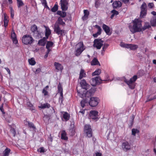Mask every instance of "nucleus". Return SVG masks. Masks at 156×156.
<instances>
[{
	"mask_svg": "<svg viewBox=\"0 0 156 156\" xmlns=\"http://www.w3.org/2000/svg\"><path fill=\"white\" fill-rule=\"evenodd\" d=\"M142 21L138 19L135 20L133 21V26H129L130 31L133 34L137 32L143 31L151 27V26L149 23L146 22L143 27H142Z\"/></svg>",
	"mask_w": 156,
	"mask_h": 156,
	"instance_id": "obj_1",
	"label": "nucleus"
},
{
	"mask_svg": "<svg viewBox=\"0 0 156 156\" xmlns=\"http://www.w3.org/2000/svg\"><path fill=\"white\" fill-rule=\"evenodd\" d=\"M77 92L78 94V95L81 98H83L84 97L86 98L85 99H83L80 102L82 108H84L85 105V104L88 102V101L87 100V98H89L90 97L91 95H90L89 93H88V91L86 92L85 93H82L79 90H77Z\"/></svg>",
	"mask_w": 156,
	"mask_h": 156,
	"instance_id": "obj_2",
	"label": "nucleus"
},
{
	"mask_svg": "<svg viewBox=\"0 0 156 156\" xmlns=\"http://www.w3.org/2000/svg\"><path fill=\"white\" fill-rule=\"evenodd\" d=\"M86 48L83 42L80 41L76 44L74 54L76 56H79Z\"/></svg>",
	"mask_w": 156,
	"mask_h": 156,
	"instance_id": "obj_3",
	"label": "nucleus"
},
{
	"mask_svg": "<svg viewBox=\"0 0 156 156\" xmlns=\"http://www.w3.org/2000/svg\"><path fill=\"white\" fill-rule=\"evenodd\" d=\"M137 79V76L134 75L130 78L129 80H128L126 79H125L124 82L128 85L130 88L131 89H133L135 87L134 82Z\"/></svg>",
	"mask_w": 156,
	"mask_h": 156,
	"instance_id": "obj_4",
	"label": "nucleus"
},
{
	"mask_svg": "<svg viewBox=\"0 0 156 156\" xmlns=\"http://www.w3.org/2000/svg\"><path fill=\"white\" fill-rule=\"evenodd\" d=\"M34 41L33 37L29 35H24L22 38V42L26 45L30 44L33 42Z\"/></svg>",
	"mask_w": 156,
	"mask_h": 156,
	"instance_id": "obj_5",
	"label": "nucleus"
},
{
	"mask_svg": "<svg viewBox=\"0 0 156 156\" xmlns=\"http://www.w3.org/2000/svg\"><path fill=\"white\" fill-rule=\"evenodd\" d=\"M108 80H102L99 76H97L92 78L90 82L92 86H95L98 84H100L102 83L103 81H107Z\"/></svg>",
	"mask_w": 156,
	"mask_h": 156,
	"instance_id": "obj_6",
	"label": "nucleus"
},
{
	"mask_svg": "<svg viewBox=\"0 0 156 156\" xmlns=\"http://www.w3.org/2000/svg\"><path fill=\"white\" fill-rule=\"evenodd\" d=\"M99 99L96 97H92L90 98V101L88 102L89 105L92 107L96 106L98 104Z\"/></svg>",
	"mask_w": 156,
	"mask_h": 156,
	"instance_id": "obj_7",
	"label": "nucleus"
},
{
	"mask_svg": "<svg viewBox=\"0 0 156 156\" xmlns=\"http://www.w3.org/2000/svg\"><path fill=\"white\" fill-rule=\"evenodd\" d=\"M103 42L101 39H95L94 41L93 46L97 49H99L103 45Z\"/></svg>",
	"mask_w": 156,
	"mask_h": 156,
	"instance_id": "obj_8",
	"label": "nucleus"
},
{
	"mask_svg": "<svg viewBox=\"0 0 156 156\" xmlns=\"http://www.w3.org/2000/svg\"><path fill=\"white\" fill-rule=\"evenodd\" d=\"M147 5L146 3L144 2L140 7L141 12H140V18H143L147 14Z\"/></svg>",
	"mask_w": 156,
	"mask_h": 156,
	"instance_id": "obj_9",
	"label": "nucleus"
},
{
	"mask_svg": "<svg viewBox=\"0 0 156 156\" xmlns=\"http://www.w3.org/2000/svg\"><path fill=\"white\" fill-rule=\"evenodd\" d=\"M54 31L58 35L63 36L65 34L64 30H61L60 28L57 23H55L54 25Z\"/></svg>",
	"mask_w": 156,
	"mask_h": 156,
	"instance_id": "obj_10",
	"label": "nucleus"
},
{
	"mask_svg": "<svg viewBox=\"0 0 156 156\" xmlns=\"http://www.w3.org/2000/svg\"><path fill=\"white\" fill-rule=\"evenodd\" d=\"M60 4L61 9L63 11L67 10L68 9L67 0H61Z\"/></svg>",
	"mask_w": 156,
	"mask_h": 156,
	"instance_id": "obj_11",
	"label": "nucleus"
},
{
	"mask_svg": "<svg viewBox=\"0 0 156 156\" xmlns=\"http://www.w3.org/2000/svg\"><path fill=\"white\" fill-rule=\"evenodd\" d=\"M31 30L34 33V35L35 37H41V34L38 31L37 27L36 25H34L32 26Z\"/></svg>",
	"mask_w": 156,
	"mask_h": 156,
	"instance_id": "obj_12",
	"label": "nucleus"
},
{
	"mask_svg": "<svg viewBox=\"0 0 156 156\" xmlns=\"http://www.w3.org/2000/svg\"><path fill=\"white\" fill-rule=\"evenodd\" d=\"M122 147L123 150L125 151H127L130 150L131 149L130 144L127 141L122 143Z\"/></svg>",
	"mask_w": 156,
	"mask_h": 156,
	"instance_id": "obj_13",
	"label": "nucleus"
},
{
	"mask_svg": "<svg viewBox=\"0 0 156 156\" xmlns=\"http://www.w3.org/2000/svg\"><path fill=\"white\" fill-rule=\"evenodd\" d=\"M74 122L72 121L70 125V129L69 130V134L71 136H73L75 134V131L74 128Z\"/></svg>",
	"mask_w": 156,
	"mask_h": 156,
	"instance_id": "obj_14",
	"label": "nucleus"
},
{
	"mask_svg": "<svg viewBox=\"0 0 156 156\" xmlns=\"http://www.w3.org/2000/svg\"><path fill=\"white\" fill-rule=\"evenodd\" d=\"M80 84L82 88L87 90L88 89L87 87L89 86L87 83L86 80L83 79L81 80L80 82Z\"/></svg>",
	"mask_w": 156,
	"mask_h": 156,
	"instance_id": "obj_15",
	"label": "nucleus"
},
{
	"mask_svg": "<svg viewBox=\"0 0 156 156\" xmlns=\"http://www.w3.org/2000/svg\"><path fill=\"white\" fill-rule=\"evenodd\" d=\"M112 6L114 9L120 7L122 6V3L121 2L118 1H114L112 4Z\"/></svg>",
	"mask_w": 156,
	"mask_h": 156,
	"instance_id": "obj_16",
	"label": "nucleus"
},
{
	"mask_svg": "<svg viewBox=\"0 0 156 156\" xmlns=\"http://www.w3.org/2000/svg\"><path fill=\"white\" fill-rule=\"evenodd\" d=\"M102 27L103 29L107 35H109L111 34V33L110 32V28L108 26L105 24H103L102 25Z\"/></svg>",
	"mask_w": 156,
	"mask_h": 156,
	"instance_id": "obj_17",
	"label": "nucleus"
},
{
	"mask_svg": "<svg viewBox=\"0 0 156 156\" xmlns=\"http://www.w3.org/2000/svg\"><path fill=\"white\" fill-rule=\"evenodd\" d=\"M54 66H55V69L57 70V72L59 71H62L63 69V66L61 64L58 62H55Z\"/></svg>",
	"mask_w": 156,
	"mask_h": 156,
	"instance_id": "obj_18",
	"label": "nucleus"
},
{
	"mask_svg": "<svg viewBox=\"0 0 156 156\" xmlns=\"http://www.w3.org/2000/svg\"><path fill=\"white\" fill-rule=\"evenodd\" d=\"M86 76V74L85 71L83 69H81L80 73L79 79L81 80L83 77H85Z\"/></svg>",
	"mask_w": 156,
	"mask_h": 156,
	"instance_id": "obj_19",
	"label": "nucleus"
},
{
	"mask_svg": "<svg viewBox=\"0 0 156 156\" xmlns=\"http://www.w3.org/2000/svg\"><path fill=\"white\" fill-rule=\"evenodd\" d=\"M47 39V38L44 37L39 40L38 41V44L40 46H44L46 44Z\"/></svg>",
	"mask_w": 156,
	"mask_h": 156,
	"instance_id": "obj_20",
	"label": "nucleus"
},
{
	"mask_svg": "<svg viewBox=\"0 0 156 156\" xmlns=\"http://www.w3.org/2000/svg\"><path fill=\"white\" fill-rule=\"evenodd\" d=\"M53 45V43L51 41L47 42L46 45V48L47 49V51H50L51 49L50 48H52Z\"/></svg>",
	"mask_w": 156,
	"mask_h": 156,
	"instance_id": "obj_21",
	"label": "nucleus"
},
{
	"mask_svg": "<svg viewBox=\"0 0 156 156\" xmlns=\"http://www.w3.org/2000/svg\"><path fill=\"white\" fill-rule=\"evenodd\" d=\"M11 37L13 43L15 44H16L18 43V41L17 40L16 34L14 31L12 33Z\"/></svg>",
	"mask_w": 156,
	"mask_h": 156,
	"instance_id": "obj_22",
	"label": "nucleus"
},
{
	"mask_svg": "<svg viewBox=\"0 0 156 156\" xmlns=\"http://www.w3.org/2000/svg\"><path fill=\"white\" fill-rule=\"evenodd\" d=\"M91 64L92 66L98 65L100 66V64L96 58H94L91 62Z\"/></svg>",
	"mask_w": 156,
	"mask_h": 156,
	"instance_id": "obj_23",
	"label": "nucleus"
},
{
	"mask_svg": "<svg viewBox=\"0 0 156 156\" xmlns=\"http://www.w3.org/2000/svg\"><path fill=\"white\" fill-rule=\"evenodd\" d=\"M128 48H130V50H134L136 49L138 46L137 45L134 44H128Z\"/></svg>",
	"mask_w": 156,
	"mask_h": 156,
	"instance_id": "obj_24",
	"label": "nucleus"
},
{
	"mask_svg": "<svg viewBox=\"0 0 156 156\" xmlns=\"http://www.w3.org/2000/svg\"><path fill=\"white\" fill-rule=\"evenodd\" d=\"M101 70L100 69H97L94 72L92 73V76H95L96 75H99L101 73Z\"/></svg>",
	"mask_w": 156,
	"mask_h": 156,
	"instance_id": "obj_25",
	"label": "nucleus"
},
{
	"mask_svg": "<svg viewBox=\"0 0 156 156\" xmlns=\"http://www.w3.org/2000/svg\"><path fill=\"white\" fill-rule=\"evenodd\" d=\"M68 115L66 112H63L62 113V119L63 120L65 121H67L68 120Z\"/></svg>",
	"mask_w": 156,
	"mask_h": 156,
	"instance_id": "obj_26",
	"label": "nucleus"
},
{
	"mask_svg": "<svg viewBox=\"0 0 156 156\" xmlns=\"http://www.w3.org/2000/svg\"><path fill=\"white\" fill-rule=\"evenodd\" d=\"M66 132L63 130L61 133V139L65 140H67L68 137L66 136Z\"/></svg>",
	"mask_w": 156,
	"mask_h": 156,
	"instance_id": "obj_27",
	"label": "nucleus"
},
{
	"mask_svg": "<svg viewBox=\"0 0 156 156\" xmlns=\"http://www.w3.org/2000/svg\"><path fill=\"white\" fill-rule=\"evenodd\" d=\"M10 149L6 148L3 152V156H8L10 151Z\"/></svg>",
	"mask_w": 156,
	"mask_h": 156,
	"instance_id": "obj_28",
	"label": "nucleus"
},
{
	"mask_svg": "<svg viewBox=\"0 0 156 156\" xmlns=\"http://www.w3.org/2000/svg\"><path fill=\"white\" fill-rule=\"evenodd\" d=\"M57 14L60 16L62 17H64L66 16V13L65 12H62L60 11H58L57 12Z\"/></svg>",
	"mask_w": 156,
	"mask_h": 156,
	"instance_id": "obj_29",
	"label": "nucleus"
},
{
	"mask_svg": "<svg viewBox=\"0 0 156 156\" xmlns=\"http://www.w3.org/2000/svg\"><path fill=\"white\" fill-rule=\"evenodd\" d=\"M50 105L49 104L46 103L42 104L40 107L41 108L44 109L45 108H49L50 107Z\"/></svg>",
	"mask_w": 156,
	"mask_h": 156,
	"instance_id": "obj_30",
	"label": "nucleus"
},
{
	"mask_svg": "<svg viewBox=\"0 0 156 156\" xmlns=\"http://www.w3.org/2000/svg\"><path fill=\"white\" fill-rule=\"evenodd\" d=\"M85 132L87 135V136L88 137L90 138L92 136V129L85 131Z\"/></svg>",
	"mask_w": 156,
	"mask_h": 156,
	"instance_id": "obj_31",
	"label": "nucleus"
},
{
	"mask_svg": "<svg viewBox=\"0 0 156 156\" xmlns=\"http://www.w3.org/2000/svg\"><path fill=\"white\" fill-rule=\"evenodd\" d=\"M58 92L60 94V95H62V88L61 85L59 83L58 86Z\"/></svg>",
	"mask_w": 156,
	"mask_h": 156,
	"instance_id": "obj_32",
	"label": "nucleus"
},
{
	"mask_svg": "<svg viewBox=\"0 0 156 156\" xmlns=\"http://www.w3.org/2000/svg\"><path fill=\"white\" fill-rule=\"evenodd\" d=\"M51 32L49 28H46L45 36L46 37V38H48Z\"/></svg>",
	"mask_w": 156,
	"mask_h": 156,
	"instance_id": "obj_33",
	"label": "nucleus"
},
{
	"mask_svg": "<svg viewBox=\"0 0 156 156\" xmlns=\"http://www.w3.org/2000/svg\"><path fill=\"white\" fill-rule=\"evenodd\" d=\"M98 112L95 110L91 111L90 112L89 115H92L94 116H98Z\"/></svg>",
	"mask_w": 156,
	"mask_h": 156,
	"instance_id": "obj_34",
	"label": "nucleus"
},
{
	"mask_svg": "<svg viewBox=\"0 0 156 156\" xmlns=\"http://www.w3.org/2000/svg\"><path fill=\"white\" fill-rule=\"evenodd\" d=\"M95 27L98 29L97 34H101L102 31V29L99 25H96L95 26Z\"/></svg>",
	"mask_w": 156,
	"mask_h": 156,
	"instance_id": "obj_35",
	"label": "nucleus"
},
{
	"mask_svg": "<svg viewBox=\"0 0 156 156\" xmlns=\"http://www.w3.org/2000/svg\"><path fill=\"white\" fill-rule=\"evenodd\" d=\"M58 5L55 4L53 8L51 9V11L53 12H55L58 10Z\"/></svg>",
	"mask_w": 156,
	"mask_h": 156,
	"instance_id": "obj_36",
	"label": "nucleus"
},
{
	"mask_svg": "<svg viewBox=\"0 0 156 156\" xmlns=\"http://www.w3.org/2000/svg\"><path fill=\"white\" fill-rule=\"evenodd\" d=\"M139 133V131L136 129H133L132 130V134L133 135L135 136L136 134Z\"/></svg>",
	"mask_w": 156,
	"mask_h": 156,
	"instance_id": "obj_37",
	"label": "nucleus"
},
{
	"mask_svg": "<svg viewBox=\"0 0 156 156\" xmlns=\"http://www.w3.org/2000/svg\"><path fill=\"white\" fill-rule=\"evenodd\" d=\"M29 64L31 65H34L36 63V62L34 58H32L28 60Z\"/></svg>",
	"mask_w": 156,
	"mask_h": 156,
	"instance_id": "obj_38",
	"label": "nucleus"
},
{
	"mask_svg": "<svg viewBox=\"0 0 156 156\" xmlns=\"http://www.w3.org/2000/svg\"><path fill=\"white\" fill-rule=\"evenodd\" d=\"M17 1L18 8H20L24 4L21 0H17Z\"/></svg>",
	"mask_w": 156,
	"mask_h": 156,
	"instance_id": "obj_39",
	"label": "nucleus"
},
{
	"mask_svg": "<svg viewBox=\"0 0 156 156\" xmlns=\"http://www.w3.org/2000/svg\"><path fill=\"white\" fill-rule=\"evenodd\" d=\"M91 128L89 125H86L84 127V132L86 131L90 130H91Z\"/></svg>",
	"mask_w": 156,
	"mask_h": 156,
	"instance_id": "obj_40",
	"label": "nucleus"
},
{
	"mask_svg": "<svg viewBox=\"0 0 156 156\" xmlns=\"http://www.w3.org/2000/svg\"><path fill=\"white\" fill-rule=\"evenodd\" d=\"M58 23L60 25L63 26L65 24V23L63 21L62 19L60 17L58 18Z\"/></svg>",
	"mask_w": 156,
	"mask_h": 156,
	"instance_id": "obj_41",
	"label": "nucleus"
},
{
	"mask_svg": "<svg viewBox=\"0 0 156 156\" xmlns=\"http://www.w3.org/2000/svg\"><path fill=\"white\" fill-rule=\"evenodd\" d=\"M151 23L152 26H156V17L151 21Z\"/></svg>",
	"mask_w": 156,
	"mask_h": 156,
	"instance_id": "obj_42",
	"label": "nucleus"
},
{
	"mask_svg": "<svg viewBox=\"0 0 156 156\" xmlns=\"http://www.w3.org/2000/svg\"><path fill=\"white\" fill-rule=\"evenodd\" d=\"M27 105L30 108V109L32 111H33L35 110L34 108L33 107V105L30 103V102H28L27 103Z\"/></svg>",
	"mask_w": 156,
	"mask_h": 156,
	"instance_id": "obj_43",
	"label": "nucleus"
},
{
	"mask_svg": "<svg viewBox=\"0 0 156 156\" xmlns=\"http://www.w3.org/2000/svg\"><path fill=\"white\" fill-rule=\"evenodd\" d=\"M87 91L88 93H90V95H92L94 93V92H95V89L93 88H91L89 90Z\"/></svg>",
	"mask_w": 156,
	"mask_h": 156,
	"instance_id": "obj_44",
	"label": "nucleus"
},
{
	"mask_svg": "<svg viewBox=\"0 0 156 156\" xmlns=\"http://www.w3.org/2000/svg\"><path fill=\"white\" fill-rule=\"evenodd\" d=\"M28 125L29 127L32 128L33 129H36L35 126H34L33 123L32 122H28Z\"/></svg>",
	"mask_w": 156,
	"mask_h": 156,
	"instance_id": "obj_45",
	"label": "nucleus"
},
{
	"mask_svg": "<svg viewBox=\"0 0 156 156\" xmlns=\"http://www.w3.org/2000/svg\"><path fill=\"white\" fill-rule=\"evenodd\" d=\"M10 132L14 136H15L16 132L14 128L11 127L10 130Z\"/></svg>",
	"mask_w": 156,
	"mask_h": 156,
	"instance_id": "obj_46",
	"label": "nucleus"
},
{
	"mask_svg": "<svg viewBox=\"0 0 156 156\" xmlns=\"http://www.w3.org/2000/svg\"><path fill=\"white\" fill-rule=\"evenodd\" d=\"M90 119H92L93 120H94L96 121L99 119V118L97 116H94L92 115H90Z\"/></svg>",
	"mask_w": 156,
	"mask_h": 156,
	"instance_id": "obj_47",
	"label": "nucleus"
},
{
	"mask_svg": "<svg viewBox=\"0 0 156 156\" xmlns=\"http://www.w3.org/2000/svg\"><path fill=\"white\" fill-rule=\"evenodd\" d=\"M156 99V95H154L153 97H151V98H149V97H148L147 98L146 102L149 101H152L154 99Z\"/></svg>",
	"mask_w": 156,
	"mask_h": 156,
	"instance_id": "obj_48",
	"label": "nucleus"
},
{
	"mask_svg": "<svg viewBox=\"0 0 156 156\" xmlns=\"http://www.w3.org/2000/svg\"><path fill=\"white\" fill-rule=\"evenodd\" d=\"M37 151L40 152V153H44L45 152L44 149L43 147L40 148L37 150Z\"/></svg>",
	"mask_w": 156,
	"mask_h": 156,
	"instance_id": "obj_49",
	"label": "nucleus"
},
{
	"mask_svg": "<svg viewBox=\"0 0 156 156\" xmlns=\"http://www.w3.org/2000/svg\"><path fill=\"white\" fill-rule=\"evenodd\" d=\"M108 45H109L107 44H105L102 47V51H105Z\"/></svg>",
	"mask_w": 156,
	"mask_h": 156,
	"instance_id": "obj_50",
	"label": "nucleus"
},
{
	"mask_svg": "<svg viewBox=\"0 0 156 156\" xmlns=\"http://www.w3.org/2000/svg\"><path fill=\"white\" fill-rule=\"evenodd\" d=\"M84 15L89 16V12L88 10H83Z\"/></svg>",
	"mask_w": 156,
	"mask_h": 156,
	"instance_id": "obj_51",
	"label": "nucleus"
},
{
	"mask_svg": "<svg viewBox=\"0 0 156 156\" xmlns=\"http://www.w3.org/2000/svg\"><path fill=\"white\" fill-rule=\"evenodd\" d=\"M111 12L114 15H117L119 14V12L117 11L114 9L112 10L111 11Z\"/></svg>",
	"mask_w": 156,
	"mask_h": 156,
	"instance_id": "obj_52",
	"label": "nucleus"
},
{
	"mask_svg": "<svg viewBox=\"0 0 156 156\" xmlns=\"http://www.w3.org/2000/svg\"><path fill=\"white\" fill-rule=\"evenodd\" d=\"M60 95V97L59 98V103H60L61 104H62L63 101V94H62V95Z\"/></svg>",
	"mask_w": 156,
	"mask_h": 156,
	"instance_id": "obj_53",
	"label": "nucleus"
},
{
	"mask_svg": "<svg viewBox=\"0 0 156 156\" xmlns=\"http://www.w3.org/2000/svg\"><path fill=\"white\" fill-rule=\"evenodd\" d=\"M88 17V16L86 15H84V16L82 17L81 19L83 21H84L87 20Z\"/></svg>",
	"mask_w": 156,
	"mask_h": 156,
	"instance_id": "obj_54",
	"label": "nucleus"
},
{
	"mask_svg": "<svg viewBox=\"0 0 156 156\" xmlns=\"http://www.w3.org/2000/svg\"><path fill=\"white\" fill-rule=\"evenodd\" d=\"M128 44L123 43L121 44V46L128 48Z\"/></svg>",
	"mask_w": 156,
	"mask_h": 156,
	"instance_id": "obj_55",
	"label": "nucleus"
},
{
	"mask_svg": "<svg viewBox=\"0 0 156 156\" xmlns=\"http://www.w3.org/2000/svg\"><path fill=\"white\" fill-rule=\"evenodd\" d=\"M100 3L98 1H96L95 3V7L97 8L98 7V6L100 5Z\"/></svg>",
	"mask_w": 156,
	"mask_h": 156,
	"instance_id": "obj_56",
	"label": "nucleus"
},
{
	"mask_svg": "<svg viewBox=\"0 0 156 156\" xmlns=\"http://www.w3.org/2000/svg\"><path fill=\"white\" fill-rule=\"evenodd\" d=\"M41 72V69L40 68L37 69L35 72V74H38Z\"/></svg>",
	"mask_w": 156,
	"mask_h": 156,
	"instance_id": "obj_57",
	"label": "nucleus"
},
{
	"mask_svg": "<svg viewBox=\"0 0 156 156\" xmlns=\"http://www.w3.org/2000/svg\"><path fill=\"white\" fill-rule=\"evenodd\" d=\"M154 6V4L153 3H150L148 4V6L150 8H152Z\"/></svg>",
	"mask_w": 156,
	"mask_h": 156,
	"instance_id": "obj_58",
	"label": "nucleus"
},
{
	"mask_svg": "<svg viewBox=\"0 0 156 156\" xmlns=\"http://www.w3.org/2000/svg\"><path fill=\"white\" fill-rule=\"evenodd\" d=\"M4 22L5 23H8V18L5 16V15L4 18Z\"/></svg>",
	"mask_w": 156,
	"mask_h": 156,
	"instance_id": "obj_59",
	"label": "nucleus"
},
{
	"mask_svg": "<svg viewBox=\"0 0 156 156\" xmlns=\"http://www.w3.org/2000/svg\"><path fill=\"white\" fill-rule=\"evenodd\" d=\"M42 93L44 94V95H46L48 94V92L45 90V89L43 90Z\"/></svg>",
	"mask_w": 156,
	"mask_h": 156,
	"instance_id": "obj_60",
	"label": "nucleus"
},
{
	"mask_svg": "<svg viewBox=\"0 0 156 156\" xmlns=\"http://www.w3.org/2000/svg\"><path fill=\"white\" fill-rule=\"evenodd\" d=\"M0 110L2 112L3 114H4L5 113V112L4 111V109L2 106L0 107Z\"/></svg>",
	"mask_w": 156,
	"mask_h": 156,
	"instance_id": "obj_61",
	"label": "nucleus"
},
{
	"mask_svg": "<svg viewBox=\"0 0 156 156\" xmlns=\"http://www.w3.org/2000/svg\"><path fill=\"white\" fill-rule=\"evenodd\" d=\"M122 1L125 4L128 3L129 0H120Z\"/></svg>",
	"mask_w": 156,
	"mask_h": 156,
	"instance_id": "obj_62",
	"label": "nucleus"
},
{
	"mask_svg": "<svg viewBox=\"0 0 156 156\" xmlns=\"http://www.w3.org/2000/svg\"><path fill=\"white\" fill-rule=\"evenodd\" d=\"M82 113V114L83 115L85 113V110L83 109L81 110L79 112V113Z\"/></svg>",
	"mask_w": 156,
	"mask_h": 156,
	"instance_id": "obj_63",
	"label": "nucleus"
},
{
	"mask_svg": "<svg viewBox=\"0 0 156 156\" xmlns=\"http://www.w3.org/2000/svg\"><path fill=\"white\" fill-rule=\"evenodd\" d=\"M100 35V34H97V32L96 33L94 34L93 36L94 37H97L98 35Z\"/></svg>",
	"mask_w": 156,
	"mask_h": 156,
	"instance_id": "obj_64",
	"label": "nucleus"
}]
</instances>
